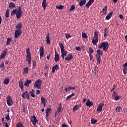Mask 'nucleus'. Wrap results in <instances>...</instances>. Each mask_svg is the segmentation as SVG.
I'll use <instances>...</instances> for the list:
<instances>
[{"label":"nucleus","instance_id":"obj_1","mask_svg":"<svg viewBox=\"0 0 127 127\" xmlns=\"http://www.w3.org/2000/svg\"><path fill=\"white\" fill-rule=\"evenodd\" d=\"M59 46L60 48L61 49V57L63 59V60H66V61H70V60H71V59H73L74 57H73V55L72 54L70 53L67 56V54H68V52L65 50V47H64V45H63V44L62 43L60 42L59 43ZM65 56H66L65 58Z\"/></svg>","mask_w":127,"mask_h":127},{"label":"nucleus","instance_id":"obj_2","mask_svg":"<svg viewBox=\"0 0 127 127\" xmlns=\"http://www.w3.org/2000/svg\"><path fill=\"white\" fill-rule=\"evenodd\" d=\"M98 48L99 49H103V51H108L109 49V43L108 42H103L100 45H99Z\"/></svg>","mask_w":127,"mask_h":127},{"label":"nucleus","instance_id":"obj_3","mask_svg":"<svg viewBox=\"0 0 127 127\" xmlns=\"http://www.w3.org/2000/svg\"><path fill=\"white\" fill-rule=\"evenodd\" d=\"M41 85H42V82L40 79H38L35 82L34 87L37 88V89H41Z\"/></svg>","mask_w":127,"mask_h":127},{"label":"nucleus","instance_id":"obj_4","mask_svg":"<svg viewBox=\"0 0 127 127\" xmlns=\"http://www.w3.org/2000/svg\"><path fill=\"white\" fill-rule=\"evenodd\" d=\"M23 13V12H22V10L21 9V7L19 6L18 8V11L16 14V18L17 19H19L20 17L22 16V14Z\"/></svg>","mask_w":127,"mask_h":127},{"label":"nucleus","instance_id":"obj_5","mask_svg":"<svg viewBox=\"0 0 127 127\" xmlns=\"http://www.w3.org/2000/svg\"><path fill=\"white\" fill-rule=\"evenodd\" d=\"M31 121L32 122V124H33L34 126H36V123L38 122V120H37V119L34 115L31 117Z\"/></svg>","mask_w":127,"mask_h":127},{"label":"nucleus","instance_id":"obj_6","mask_svg":"<svg viewBox=\"0 0 127 127\" xmlns=\"http://www.w3.org/2000/svg\"><path fill=\"white\" fill-rule=\"evenodd\" d=\"M22 97L24 99L29 100V93L27 91H24L22 94Z\"/></svg>","mask_w":127,"mask_h":127},{"label":"nucleus","instance_id":"obj_7","mask_svg":"<svg viewBox=\"0 0 127 127\" xmlns=\"http://www.w3.org/2000/svg\"><path fill=\"white\" fill-rule=\"evenodd\" d=\"M21 34H22V32L21 31V30L20 29L16 30L15 31V36H14L15 38H17V37H19V36H20Z\"/></svg>","mask_w":127,"mask_h":127},{"label":"nucleus","instance_id":"obj_8","mask_svg":"<svg viewBox=\"0 0 127 127\" xmlns=\"http://www.w3.org/2000/svg\"><path fill=\"white\" fill-rule=\"evenodd\" d=\"M7 104L8 106H12L13 105V102L12 101V99H11V97L10 96H7Z\"/></svg>","mask_w":127,"mask_h":127},{"label":"nucleus","instance_id":"obj_9","mask_svg":"<svg viewBox=\"0 0 127 127\" xmlns=\"http://www.w3.org/2000/svg\"><path fill=\"white\" fill-rule=\"evenodd\" d=\"M104 107V102L100 103L99 106L97 107V109L96 110L98 113H101L102 112V110H103V107Z\"/></svg>","mask_w":127,"mask_h":127},{"label":"nucleus","instance_id":"obj_10","mask_svg":"<svg viewBox=\"0 0 127 127\" xmlns=\"http://www.w3.org/2000/svg\"><path fill=\"white\" fill-rule=\"evenodd\" d=\"M26 60L28 62V65H30L31 64V55H27Z\"/></svg>","mask_w":127,"mask_h":127},{"label":"nucleus","instance_id":"obj_11","mask_svg":"<svg viewBox=\"0 0 127 127\" xmlns=\"http://www.w3.org/2000/svg\"><path fill=\"white\" fill-rule=\"evenodd\" d=\"M39 54L40 57H42V56H43V54H44V48L42 46H41L40 48Z\"/></svg>","mask_w":127,"mask_h":127},{"label":"nucleus","instance_id":"obj_12","mask_svg":"<svg viewBox=\"0 0 127 127\" xmlns=\"http://www.w3.org/2000/svg\"><path fill=\"white\" fill-rule=\"evenodd\" d=\"M43 2L42 3V6L44 9V10H45L46 9V7H47V3L46 2V0H42Z\"/></svg>","mask_w":127,"mask_h":127},{"label":"nucleus","instance_id":"obj_13","mask_svg":"<svg viewBox=\"0 0 127 127\" xmlns=\"http://www.w3.org/2000/svg\"><path fill=\"white\" fill-rule=\"evenodd\" d=\"M55 61H59V55L56 52V50L55 49Z\"/></svg>","mask_w":127,"mask_h":127},{"label":"nucleus","instance_id":"obj_14","mask_svg":"<svg viewBox=\"0 0 127 127\" xmlns=\"http://www.w3.org/2000/svg\"><path fill=\"white\" fill-rule=\"evenodd\" d=\"M55 70H59V66H58L57 64H56L54 66H53L52 69V73H55Z\"/></svg>","mask_w":127,"mask_h":127},{"label":"nucleus","instance_id":"obj_15","mask_svg":"<svg viewBox=\"0 0 127 127\" xmlns=\"http://www.w3.org/2000/svg\"><path fill=\"white\" fill-rule=\"evenodd\" d=\"M109 36V30H108V28H106L104 29V37L105 38L108 37Z\"/></svg>","mask_w":127,"mask_h":127},{"label":"nucleus","instance_id":"obj_16","mask_svg":"<svg viewBox=\"0 0 127 127\" xmlns=\"http://www.w3.org/2000/svg\"><path fill=\"white\" fill-rule=\"evenodd\" d=\"M86 105L87 107L91 108V106H93L94 103L91 101L89 99H87V102L86 103Z\"/></svg>","mask_w":127,"mask_h":127},{"label":"nucleus","instance_id":"obj_17","mask_svg":"<svg viewBox=\"0 0 127 127\" xmlns=\"http://www.w3.org/2000/svg\"><path fill=\"white\" fill-rule=\"evenodd\" d=\"M32 81L31 80H28L27 79V81L24 83V86L25 87H27V88H28V87H29V84H30V83H31Z\"/></svg>","mask_w":127,"mask_h":127},{"label":"nucleus","instance_id":"obj_18","mask_svg":"<svg viewBox=\"0 0 127 127\" xmlns=\"http://www.w3.org/2000/svg\"><path fill=\"white\" fill-rule=\"evenodd\" d=\"M113 15V12H111L108 13V14L106 16L105 19H106L107 20H109V19H111V17H112V16Z\"/></svg>","mask_w":127,"mask_h":127},{"label":"nucleus","instance_id":"obj_19","mask_svg":"<svg viewBox=\"0 0 127 127\" xmlns=\"http://www.w3.org/2000/svg\"><path fill=\"white\" fill-rule=\"evenodd\" d=\"M75 89H76V87L69 86L68 88H67V87L65 88V91L66 92H69V91H70V90H75Z\"/></svg>","mask_w":127,"mask_h":127},{"label":"nucleus","instance_id":"obj_20","mask_svg":"<svg viewBox=\"0 0 127 127\" xmlns=\"http://www.w3.org/2000/svg\"><path fill=\"white\" fill-rule=\"evenodd\" d=\"M97 53L96 56H101V55H103V52L100 49H98L97 50Z\"/></svg>","mask_w":127,"mask_h":127},{"label":"nucleus","instance_id":"obj_21","mask_svg":"<svg viewBox=\"0 0 127 127\" xmlns=\"http://www.w3.org/2000/svg\"><path fill=\"white\" fill-rule=\"evenodd\" d=\"M87 3V0H81L80 2V6L82 7L83 5H85Z\"/></svg>","mask_w":127,"mask_h":127},{"label":"nucleus","instance_id":"obj_22","mask_svg":"<svg viewBox=\"0 0 127 127\" xmlns=\"http://www.w3.org/2000/svg\"><path fill=\"white\" fill-rule=\"evenodd\" d=\"M46 43L47 44H48V45H49V44H50V39L49 38V34H47Z\"/></svg>","mask_w":127,"mask_h":127},{"label":"nucleus","instance_id":"obj_23","mask_svg":"<svg viewBox=\"0 0 127 127\" xmlns=\"http://www.w3.org/2000/svg\"><path fill=\"white\" fill-rule=\"evenodd\" d=\"M7 54V52L6 51H5L3 53L1 54L0 55V59H2V58H4L5 57V55Z\"/></svg>","mask_w":127,"mask_h":127},{"label":"nucleus","instance_id":"obj_24","mask_svg":"<svg viewBox=\"0 0 127 127\" xmlns=\"http://www.w3.org/2000/svg\"><path fill=\"white\" fill-rule=\"evenodd\" d=\"M34 93H35V90L34 89H32V91H30V94L32 98H35Z\"/></svg>","mask_w":127,"mask_h":127},{"label":"nucleus","instance_id":"obj_25","mask_svg":"<svg viewBox=\"0 0 127 127\" xmlns=\"http://www.w3.org/2000/svg\"><path fill=\"white\" fill-rule=\"evenodd\" d=\"M19 86L20 88H21V90L22 91V90H23V82L22 81V80H20L19 82Z\"/></svg>","mask_w":127,"mask_h":127},{"label":"nucleus","instance_id":"obj_26","mask_svg":"<svg viewBox=\"0 0 127 127\" xmlns=\"http://www.w3.org/2000/svg\"><path fill=\"white\" fill-rule=\"evenodd\" d=\"M98 41H99V39L94 38L92 40V43L93 45H97V43H98Z\"/></svg>","mask_w":127,"mask_h":127},{"label":"nucleus","instance_id":"obj_27","mask_svg":"<svg viewBox=\"0 0 127 127\" xmlns=\"http://www.w3.org/2000/svg\"><path fill=\"white\" fill-rule=\"evenodd\" d=\"M9 7L11 9L12 8H15V4L13 3H9Z\"/></svg>","mask_w":127,"mask_h":127},{"label":"nucleus","instance_id":"obj_28","mask_svg":"<svg viewBox=\"0 0 127 127\" xmlns=\"http://www.w3.org/2000/svg\"><path fill=\"white\" fill-rule=\"evenodd\" d=\"M74 96H75V93H72L71 95L68 96L66 97V100L68 101V100H70L72 98V97H74Z\"/></svg>","mask_w":127,"mask_h":127},{"label":"nucleus","instance_id":"obj_29","mask_svg":"<svg viewBox=\"0 0 127 127\" xmlns=\"http://www.w3.org/2000/svg\"><path fill=\"white\" fill-rule=\"evenodd\" d=\"M18 11V10L15 9L14 10H13V11H11V16H13V15H14V14H16V13Z\"/></svg>","mask_w":127,"mask_h":127},{"label":"nucleus","instance_id":"obj_30","mask_svg":"<svg viewBox=\"0 0 127 127\" xmlns=\"http://www.w3.org/2000/svg\"><path fill=\"white\" fill-rule=\"evenodd\" d=\"M16 126H17V127H24V126H23V123H21V122H18Z\"/></svg>","mask_w":127,"mask_h":127},{"label":"nucleus","instance_id":"obj_31","mask_svg":"<svg viewBox=\"0 0 127 127\" xmlns=\"http://www.w3.org/2000/svg\"><path fill=\"white\" fill-rule=\"evenodd\" d=\"M96 60H97V63L98 64H100V63H101V56H96Z\"/></svg>","mask_w":127,"mask_h":127},{"label":"nucleus","instance_id":"obj_32","mask_svg":"<svg viewBox=\"0 0 127 127\" xmlns=\"http://www.w3.org/2000/svg\"><path fill=\"white\" fill-rule=\"evenodd\" d=\"M8 83H9V78H6L4 80L3 83L5 85H8Z\"/></svg>","mask_w":127,"mask_h":127},{"label":"nucleus","instance_id":"obj_33","mask_svg":"<svg viewBox=\"0 0 127 127\" xmlns=\"http://www.w3.org/2000/svg\"><path fill=\"white\" fill-rule=\"evenodd\" d=\"M79 109H80V106L79 105H75L73 107V112H76V111L79 110Z\"/></svg>","mask_w":127,"mask_h":127},{"label":"nucleus","instance_id":"obj_34","mask_svg":"<svg viewBox=\"0 0 127 127\" xmlns=\"http://www.w3.org/2000/svg\"><path fill=\"white\" fill-rule=\"evenodd\" d=\"M98 72H99V68H98V67L95 66L93 74H94V75H97V73H98Z\"/></svg>","mask_w":127,"mask_h":127},{"label":"nucleus","instance_id":"obj_35","mask_svg":"<svg viewBox=\"0 0 127 127\" xmlns=\"http://www.w3.org/2000/svg\"><path fill=\"white\" fill-rule=\"evenodd\" d=\"M5 15L7 18H8V17H9V9H7L6 10Z\"/></svg>","mask_w":127,"mask_h":127},{"label":"nucleus","instance_id":"obj_36","mask_svg":"<svg viewBox=\"0 0 127 127\" xmlns=\"http://www.w3.org/2000/svg\"><path fill=\"white\" fill-rule=\"evenodd\" d=\"M11 42V38H8L7 39V43H6V45H10Z\"/></svg>","mask_w":127,"mask_h":127},{"label":"nucleus","instance_id":"obj_37","mask_svg":"<svg viewBox=\"0 0 127 127\" xmlns=\"http://www.w3.org/2000/svg\"><path fill=\"white\" fill-rule=\"evenodd\" d=\"M57 9H64V6L59 5V6H56Z\"/></svg>","mask_w":127,"mask_h":127},{"label":"nucleus","instance_id":"obj_38","mask_svg":"<svg viewBox=\"0 0 127 127\" xmlns=\"http://www.w3.org/2000/svg\"><path fill=\"white\" fill-rule=\"evenodd\" d=\"M41 103L44 104V105L45 106V102H46L45 98H44L43 97H42L41 98Z\"/></svg>","mask_w":127,"mask_h":127},{"label":"nucleus","instance_id":"obj_39","mask_svg":"<svg viewBox=\"0 0 127 127\" xmlns=\"http://www.w3.org/2000/svg\"><path fill=\"white\" fill-rule=\"evenodd\" d=\"M82 38L87 39L88 38V35L86 33H82Z\"/></svg>","mask_w":127,"mask_h":127},{"label":"nucleus","instance_id":"obj_40","mask_svg":"<svg viewBox=\"0 0 127 127\" xmlns=\"http://www.w3.org/2000/svg\"><path fill=\"white\" fill-rule=\"evenodd\" d=\"M97 120L94 119V118H92L91 120V123L93 124V125H95V124H96V123H97Z\"/></svg>","mask_w":127,"mask_h":127},{"label":"nucleus","instance_id":"obj_41","mask_svg":"<svg viewBox=\"0 0 127 127\" xmlns=\"http://www.w3.org/2000/svg\"><path fill=\"white\" fill-rule=\"evenodd\" d=\"M24 74H27L28 73V67H25L23 68Z\"/></svg>","mask_w":127,"mask_h":127},{"label":"nucleus","instance_id":"obj_42","mask_svg":"<svg viewBox=\"0 0 127 127\" xmlns=\"http://www.w3.org/2000/svg\"><path fill=\"white\" fill-rule=\"evenodd\" d=\"M98 35H99V32H94V38L98 39Z\"/></svg>","mask_w":127,"mask_h":127},{"label":"nucleus","instance_id":"obj_43","mask_svg":"<svg viewBox=\"0 0 127 127\" xmlns=\"http://www.w3.org/2000/svg\"><path fill=\"white\" fill-rule=\"evenodd\" d=\"M21 27H22V25H21V24L20 23L17 25L16 28H17V29H20Z\"/></svg>","mask_w":127,"mask_h":127},{"label":"nucleus","instance_id":"obj_44","mask_svg":"<svg viewBox=\"0 0 127 127\" xmlns=\"http://www.w3.org/2000/svg\"><path fill=\"white\" fill-rule=\"evenodd\" d=\"M58 106L59 107L58 108V113H60V111H61V107H62V105H61V103L59 104L58 105Z\"/></svg>","mask_w":127,"mask_h":127},{"label":"nucleus","instance_id":"obj_45","mask_svg":"<svg viewBox=\"0 0 127 127\" xmlns=\"http://www.w3.org/2000/svg\"><path fill=\"white\" fill-rule=\"evenodd\" d=\"M121 110H122V107L121 106H117L116 107V112L117 113L120 112V111H121Z\"/></svg>","mask_w":127,"mask_h":127},{"label":"nucleus","instance_id":"obj_46","mask_svg":"<svg viewBox=\"0 0 127 127\" xmlns=\"http://www.w3.org/2000/svg\"><path fill=\"white\" fill-rule=\"evenodd\" d=\"M32 63H33V68L34 69V68L36 67V62H35V61L33 60L32 61Z\"/></svg>","mask_w":127,"mask_h":127},{"label":"nucleus","instance_id":"obj_47","mask_svg":"<svg viewBox=\"0 0 127 127\" xmlns=\"http://www.w3.org/2000/svg\"><path fill=\"white\" fill-rule=\"evenodd\" d=\"M127 67H124L123 73L124 75H126V74H127Z\"/></svg>","mask_w":127,"mask_h":127},{"label":"nucleus","instance_id":"obj_48","mask_svg":"<svg viewBox=\"0 0 127 127\" xmlns=\"http://www.w3.org/2000/svg\"><path fill=\"white\" fill-rule=\"evenodd\" d=\"M74 9H75V6L72 5L71 6L70 8L69 9V11H73V10H74Z\"/></svg>","mask_w":127,"mask_h":127},{"label":"nucleus","instance_id":"obj_49","mask_svg":"<svg viewBox=\"0 0 127 127\" xmlns=\"http://www.w3.org/2000/svg\"><path fill=\"white\" fill-rule=\"evenodd\" d=\"M65 37L67 39H69V38H71L72 36H71V35H70V34H66L65 35Z\"/></svg>","mask_w":127,"mask_h":127},{"label":"nucleus","instance_id":"obj_50","mask_svg":"<svg viewBox=\"0 0 127 127\" xmlns=\"http://www.w3.org/2000/svg\"><path fill=\"white\" fill-rule=\"evenodd\" d=\"M27 55H31L30 54V51L29 50V48H28L26 50Z\"/></svg>","mask_w":127,"mask_h":127},{"label":"nucleus","instance_id":"obj_51","mask_svg":"<svg viewBox=\"0 0 127 127\" xmlns=\"http://www.w3.org/2000/svg\"><path fill=\"white\" fill-rule=\"evenodd\" d=\"M89 52L90 54L94 53V49L92 47L89 48Z\"/></svg>","mask_w":127,"mask_h":127},{"label":"nucleus","instance_id":"obj_52","mask_svg":"<svg viewBox=\"0 0 127 127\" xmlns=\"http://www.w3.org/2000/svg\"><path fill=\"white\" fill-rule=\"evenodd\" d=\"M49 112H51V109L49 108H47L46 109V113L48 114V113H49Z\"/></svg>","mask_w":127,"mask_h":127},{"label":"nucleus","instance_id":"obj_53","mask_svg":"<svg viewBox=\"0 0 127 127\" xmlns=\"http://www.w3.org/2000/svg\"><path fill=\"white\" fill-rule=\"evenodd\" d=\"M88 2L92 5V4L94 3V0H89V1Z\"/></svg>","mask_w":127,"mask_h":127},{"label":"nucleus","instance_id":"obj_54","mask_svg":"<svg viewBox=\"0 0 127 127\" xmlns=\"http://www.w3.org/2000/svg\"><path fill=\"white\" fill-rule=\"evenodd\" d=\"M122 67L124 68H127V62H126L125 64H124L122 65Z\"/></svg>","mask_w":127,"mask_h":127},{"label":"nucleus","instance_id":"obj_55","mask_svg":"<svg viewBox=\"0 0 127 127\" xmlns=\"http://www.w3.org/2000/svg\"><path fill=\"white\" fill-rule=\"evenodd\" d=\"M4 67V63H3L2 64L0 65V68H1V69H3Z\"/></svg>","mask_w":127,"mask_h":127},{"label":"nucleus","instance_id":"obj_56","mask_svg":"<svg viewBox=\"0 0 127 127\" xmlns=\"http://www.w3.org/2000/svg\"><path fill=\"white\" fill-rule=\"evenodd\" d=\"M45 70H47V71H48V70H49V67H48V66L47 65H45Z\"/></svg>","mask_w":127,"mask_h":127},{"label":"nucleus","instance_id":"obj_57","mask_svg":"<svg viewBox=\"0 0 127 127\" xmlns=\"http://www.w3.org/2000/svg\"><path fill=\"white\" fill-rule=\"evenodd\" d=\"M6 120H7V121H9V120H10V117H9V114L6 116Z\"/></svg>","mask_w":127,"mask_h":127},{"label":"nucleus","instance_id":"obj_58","mask_svg":"<svg viewBox=\"0 0 127 127\" xmlns=\"http://www.w3.org/2000/svg\"><path fill=\"white\" fill-rule=\"evenodd\" d=\"M91 5H90L88 2H87V3L86 4V7H87V8H89V7H90L91 6Z\"/></svg>","mask_w":127,"mask_h":127},{"label":"nucleus","instance_id":"obj_59","mask_svg":"<svg viewBox=\"0 0 127 127\" xmlns=\"http://www.w3.org/2000/svg\"><path fill=\"white\" fill-rule=\"evenodd\" d=\"M121 98V97H119L118 96H116L115 97V99L116 100V101H118V100H120V98Z\"/></svg>","mask_w":127,"mask_h":127},{"label":"nucleus","instance_id":"obj_60","mask_svg":"<svg viewBox=\"0 0 127 127\" xmlns=\"http://www.w3.org/2000/svg\"><path fill=\"white\" fill-rule=\"evenodd\" d=\"M119 18H120V19H121V20L124 19V16H123V15L120 14L119 15Z\"/></svg>","mask_w":127,"mask_h":127},{"label":"nucleus","instance_id":"obj_61","mask_svg":"<svg viewBox=\"0 0 127 127\" xmlns=\"http://www.w3.org/2000/svg\"><path fill=\"white\" fill-rule=\"evenodd\" d=\"M62 127H68V125H67L66 124H62Z\"/></svg>","mask_w":127,"mask_h":127},{"label":"nucleus","instance_id":"obj_62","mask_svg":"<svg viewBox=\"0 0 127 127\" xmlns=\"http://www.w3.org/2000/svg\"><path fill=\"white\" fill-rule=\"evenodd\" d=\"M107 6H106L103 9V11H102V12H104V11H107Z\"/></svg>","mask_w":127,"mask_h":127},{"label":"nucleus","instance_id":"obj_63","mask_svg":"<svg viewBox=\"0 0 127 127\" xmlns=\"http://www.w3.org/2000/svg\"><path fill=\"white\" fill-rule=\"evenodd\" d=\"M113 96L114 97V98H115L116 96H117V93L116 92H114L113 93Z\"/></svg>","mask_w":127,"mask_h":127},{"label":"nucleus","instance_id":"obj_64","mask_svg":"<svg viewBox=\"0 0 127 127\" xmlns=\"http://www.w3.org/2000/svg\"><path fill=\"white\" fill-rule=\"evenodd\" d=\"M89 56H90V60H93V56H92V55L91 54H89Z\"/></svg>","mask_w":127,"mask_h":127}]
</instances>
